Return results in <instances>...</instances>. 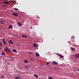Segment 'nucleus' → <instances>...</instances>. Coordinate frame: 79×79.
Segmentation results:
<instances>
[{"label":"nucleus","mask_w":79,"mask_h":79,"mask_svg":"<svg viewBox=\"0 0 79 79\" xmlns=\"http://www.w3.org/2000/svg\"><path fill=\"white\" fill-rule=\"evenodd\" d=\"M6 52H9V53H10V50H9V49L8 48L6 47L4 48Z\"/></svg>","instance_id":"nucleus-1"},{"label":"nucleus","mask_w":79,"mask_h":79,"mask_svg":"<svg viewBox=\"0 0 79 79\" xmlns=\"http://www.w3.org/2000/svg\"><path fill=\"white\" fill-rule=\"evenodd\" d=\"M5 39H2V42H3V43H4V44H6V41H5Z\"/></svg>","instance_id":"nucleus-2"},{"label":"nucleus","mask_w":79,"mask_h":79,"mask_svg":"<svg viewBox=\"0 0 79 79\" xmlns=\"http://www.w3.org/2000/svg\"><path fill=\"white\" fill-rule=\"evenodd\" d=\"M9 44H11L12 45H13V42L11 40H9Z\"/></svg>","instance_id":"nucleus-3"},{"label":"nucleus","mask_w":79,"mask_h":79,"mask_svg":"<svg viewBox=\"0 0 79 79\" xmlns=\"http://www.w3.org/2000/svg\"><path fill=\"white\" fill-rule=\"evenodd\" d=\"M75 55L76 58H79V54H76Z\"/></svg>","instance_id":"nucleus-4"},{"label":"nucleus","mask_w":79,"mask_h":79,"mask_svg":"<svg viewBox=\"0 0 79 79\" xmlns=\"http://www.w3.org/2000/svg\"><path fill=\"white\" fill-rule=\"evenodd\" d=\"M52 64H58V63L55 61H52Z\"/></svg>","instance_id":"nucleus-5"},{"label":"nucleus","mask_w":79,"mask_h":79,"mask_svg":"<svg viewBox=\"0 0 79 79\" xmlns=\"http://www.w3.org/2000/svg\"><path fill=\"white\" fill-rule=\"evenodd\" d=\"M1 55L2 56H6V55H5V53L3 52H2V53L1 54Z\"/></svg>","instance_id":"nucleus-6"},{"label":"nucleus","mask_w":79,"mask_h":79,"mask_svg":"<svg viewBox=\"0 0 79 79\" xmlns=\"http://www.w3.org/2000/svg\"><path fill=\"white\" fill-rule=\"evenodd\" d=\"M12 15H14V16H18V15L17 13H13Z\"/></svg>","instance_id":"nucleus-7"},{"label":"nucleus","mask_w":79,"mask_h":79,"mask_svg":"<svg viewBox=\"0 0 79 79\" xmlns=\"http://www.w3.org/2000/svg\"><path fill=\"white\" fill-rule=\"evenodd\" d=\"M12 51L14 52H15V53H17V51L15 49H13Z\"/></svg>","instance_id":"nucleus-8"},{"label":"nucleus","mask_w":79,"mask_h":79,"mask_svg":"<svg viewBox=\"0 0 79 79\" xmlns=\"http://www.w3.org/2000/svg\"><path fill=\"white\" fill-rule=\"evenodd\" d=\"M34 76L35 77H37V78H39V76L37 74H34Z\"/></svg>","instance_id":"nucleus-9"},{"label":"nucleus","mask_w":79,"mask_h":79,"mask_svg":"<svg viewBox=\"0 0 79 79\" xmlns=\"http://www.w3.org/2000/svg\"><path fill=\"white\" fill-rule=\"evenodd\" d=\"M9 29H13V27L12 26V25H11L9 26L8 27Z\"/></svg>","instance_id":"nucleus-10"},{"label":"nucleus","mask_w":79,"mask_h":79,"mask_svg":"<svg viewBox=\"0 0 79 79\" xmlns=\"http://www.w3.org/2000/svg\"><path fill=\"white\" fill-rule=\"evenodd\" d=\"M33 45L34 46V47H37V45L35 44H33Z\"/></svg>","instance_id":"nucleus-11"},{"label":"nucleus","mask_w":79,"mask_h":79,"mask_svg":"<svg viewBox=\"0 0 79 79\" xmlns=\"http://www.w3.org/2000/svg\"><path fill=\"white\" fill-rule=\"evenodd\" d=\"M4 23V22H3V20H1V21L0 22V24H3Z\"/></svg>","instance_id":"nucleus-12"},{"label":"nucleus","mask_w":79,"mask_h":79,"mask_svg":"<svg viewBox=\"0 0 79 79\" xmlns=\"http://www.w3.org/2000/svg\"><path fill=\"white\" fill-rule=\"evenodd\" d=\"M35 55L36 56H40V55H39V53H37Z\"/></svg>","instance_id":"nucleus-13"},{"label":"nucleus","mask_w":79,"mask_h":79,"mask_svg":"<svg viewBox=\"0 0 79 79\" xmlns=\"http://www.w3.org/2000/svg\"><path fill=\"white\" fill-rule=\"evenodd\" d=\"M30 60H31V61H34L35 59L33 58H31Z\"/></svg>","instance_id":"nucleus-14"},{"label":"nucleus","mask_w":79,"mask_h":79,"mask_svg":"<svg viewBox=\"0 0 79 79\" xmlns=\"http://www.w3.org/2000/svg\"><path fill=\"white\" fill-rule=\"evenodd\" d=\"M24 68H25L27 69V68H29V67L27 65H25V66H24Z\"/></svg>","instance_id":"nucleus-15"},{"label":"nucleus","mask_w":79,"mask_h":79,"mask_svg":"<svg viewBox=\"0 0 79 79\" xmlns=\"http://www.w3.org/2000/svg\"><path fill=\"white\" fill-rule=\"evenodd\" d=\"M71 50H75V49L74 48H70Z\"/></svg>","instance_id":"nucleus-16"},{"label":"nucleus","mask_w":79,"mask_h":79,"mask_svg":"<svg viewBox=\"0 0 79 79\" xmlns=\"http://www.w3.org/2000/svg\"><path fill=\"white\" fill-rule=\"evenodd\" d=\"M14 10H16V11H19V10H18V9H17V8H14Z\"/></svg>","instance_id":"nucleus-17"},{"label":"nucleus","mask_w":79,"mask_h":79,"mask_svg":"<svg viewBox=\"0 0 79 79\" xmlns=\"http://www.w3.org/2000/svg\"><path fill=\"white\" fill-rule=\"evenodd\" d=\"M60 57V58H63V56L60 55V56H59Z\"/></svg>","instance_id":"nucleus-18"},{"label":"nucleus","mask_w":79,"mask_h":79,"mask_svg":"<svg viewBox=\"0 0 79 79\" xmlns=\"http://www.w3.org/2000/svg\"><path fill=\"white\" fill-rule=\"evenodd\" d=\"M28 60H25L24 61V63H28Z\"/></svg>","instance_id":"nucleus-19"},{"label":"nucleus","mask_w":79,"mask_h":79,"mask_svg":"<svg viewBox=\"0 0 79 79\" xmlns=\"http://www.w3.org/2000/svg\"><path fill=\"white\" fill-rule=\"evenodd\" d=\"M22 37H27V36L25 35H22Z\"/></svg>","instance_id":"nucleus-20"},{"label":"nucleus","mask_w":79,"mask_h":79,"mask_svg":"<svg viewBox=\"0 0 79 79\" xmlns=\"http://www.w3.org/2000/svg\"><path fill=\"white\" fill-rule=\"evenodd\" d=\"M15 79H20V78H19V77H15Z\"/></svg>","instance_id":"nucleus-21"},{"label":"nucleus","mask_w":79,"mask_h":79,"mask_svg":"<svg viewBox=\"0 0 79 79\" xmlns=\"http://www.w3.org/2000/svg\"><path fill=\"white\" fill-rule=\"evenodd\" d=\"M4 3H6V4H9V2H4Z\"/></svg>","instance_id":"nucleus-22"},{"label":"nucleus","mask_w":79,"mask_h":79,"mask_svg":"<svg viewBox=\"0 0 79 79\" xmlns=\"http://www.w3.org/2000/svg\"><path fill=\"white\" fill-rule=\"evenodd\" d=\"M4 76L3 75L1 76V78H2V79H3V78H4Z\"/></svg>","instance_id":"nucleus-23"},{"label":"nucleus","mask_w":79,"mask_h":79,"mask_svg":"<svg viewBox=\"0 0 79 79\" xmlns=\"http://www.w3.org/2000/svg\"><path fill=\"white\" fill-rule=\"evenodd\" d=\"M18 23L19 26H20V23L19 22H18Z\"/></svg>","instance_id":"nucleus-24"},{"label":"nucleus","mask_w":79,"mask_h":79,"mask_svg":"<svg viewBox=\"0 0 79 79\" xmlns=\"http://www.w3.org/2000/svg\"><path fill=\"white\" fill-rule=\"evenodd\" d=\"M48 79H53L52 77H49L48 78Z\"/></svg>","instance_id":"nucleus-25"},{"label":"nucleus","mask_w":79,"mask_h":79,"mask_svg":"<svg viewBox=\"0 0 79 79\" xmlns=\"http://www.w3.org/2000/svg\"><path fill=\"white\" fill-rule=\"evenodd\" d=\"M0 45L1 46H3V45H2V43H0Z\"/></svg>","instance_id":"nucleus-26"},{"label":"nucleus","mask_w":79,"mask_h":79,"mask_svg":"<svg viewBox=\"0 0 79 79\" xmlns=\"http://www.w3.org/2000/svg\"><path fill=\"white\" fill-rule=\"evenodd\" d=\"M55 70H57L58 69V68H55Z\"/></svg>","instance_id":"nucleus-27"},{"label":"nucleus","mask_w":79,"mask_h":79,"mask_svg":"<svg viewBox=\"0 0 79 79\" xmlns=\"http://www.w3.org/2000/svg\"><path fill=\"white\" fill-rule=\"evenodd\" d=\"M57 55H59V56H60V54L58 53H57Z\"/></svg>","instance_id":"nucleus-28"},{"label":"nucleus","mask_w":79,"mask_h":79,"mask_svg":"<svg viewBox=\"0 0 79 79\" xmlns=\"http://www.w3.org/2000/svg\"><path fill=\"white\" fill-rule=\"evenodd\" d=\"M8 57H9V58H11V57H10V56H8Z\"/></svg>","instance_id":"nucleus-29"},{"label":"nucleus","mask_w":79,"mask_h":79,"mask_svg":"<svg viewBox=\"0 0 79 79\" xmlns=\"http://www.w3.org/2000/svg\"><path fill=\"white\" fill-rule=\"evenodd\" d=\"M46 66H49L48 65V64H46Z\"/></svg>","instance_id":"nucleus-30"},{"label":"nucleus","mask_w":79,"mask_h":79,"mask_svg":"<svg viewBox=\"0 0 79 79\" xmlns=\"http://www.w3.org/2000/svg\"><path fill=\"white\" fill-rule=\"evenodd\" d=\"M72 38H74V36H72Z\"/></svg>","instance_id":"nucleus-31"},{"label":"nucleus","mask_w":79,"mask_h":79,"mask_svg":"<svg viewBox=\"0 0 79 79\" xmlns=\"http://www.w3.org/2000/svg\"><path fill=\"white\" fill-rule=\"evenodd\" d=\"M30 28H31V29H32V27H30Z\"/></svg>","instance_id":"nucleus-32"},{"label":"nucleus","mask_w":79,"mask_h":79,"mask_svg":"<svg viewBox=\"0 0 79 79\" xmlns=\"http://www.w3.org/2000/svg\"><path fill=\"white\" fill-rule=\"evenodd\" d=\"M47 64H49V63H48V62H47Z\"/></svg>","instance_id":"nucleus-33"},{"label":"nucleus","mask_w":79,"mask_h":79,"mask_svg":"<svg viewBox=\"0 0 79 79\" xmlns=\"http://www.w3.org/2000/svg\"><path fill=\"white\" fill-rule=\"evenodd\" d=\"M22 26V25H21V24L20 23V26Z\"/></svg>","instance_id":"nucleus-34"},{"label":"nucleus","mask_w":79,"mask_h":79,"mask_svg":"<svg viewBox=\"0 0 79 79\" xmlns=\"http://www.w3.org/2000/svg\"><path fill=\"white\" fill-rule=\"evenodd\" d=\"M77 71H79V69H78V70H77Z\"/></svg>","instance_id":"nucleus-35"},{"label":"nucleus","mask_w":79,"mask_h":79,"mask_svg":"<svg viewBox=\"0 0 79 79\" xmlns=\"http://www.w3.org/2000/svg\"><path fill=\"white\" fill-rule=\"evenodd\" d=\"M0 49L1 50H2V48H0Z\"/></svg>","instance_id":"nucleus-36"},{"label":"nucleus","mask_w":79,"mask_h":79,"mask_svg":"<svg viewBox=\"0 0 79 79\" xmlns=\"http://www.w3.org/2000/svg\"><path fill=\"white\" fill-rule=\"evenodd\" d=\"M0 31H1V29H0Z\"/></svg>","instance_id":"nucleus-37"},{"label":"nucleus","mask_w":79,"mask_h":79,"mask_svg":"<svg viewBox=\"0 0 79 79\" xmlns=\"http://www.w3.org/2000/svg\"><path fill=\"white\" fill-rule=\"evenodd\" d=\"M1 43L0 42V43Z\"/></svg>","instance_id":"nucleus-38"}]
</instances>
